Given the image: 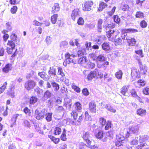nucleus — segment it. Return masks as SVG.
I'll use <instances>...</instances> for the list:
<instances>
[{"label":"nucleus","instance_id":"obj_1","mask_svg":"<svg viewBox=\"0 0 149 149\" xmlns=\"http://www.w3.org/2000/svg\"><path fill=\"white\" fill-rule=\"evenodd\" d=\"M114 130L111 129L105 133L102 130H99L95 134V137L97 139L101 140L103 142H107L108 140L113 139Z\"/></svg>","mask_w":149,"mask_h":149},{"label":"nucleus","instance_id":"obj_2","mask_svg":"<svg viewBox=\"0 0 149 149\" xmlns=\"http://www.w3.org/2000/svg\"><path fill=\"white\" fill-rule=\"evenodd\" d=\"M71 116L73 119L68 118V121L70 124L72 125H78L80 124L81 122L83 120L84 116L82 114L78 118V113L75 110H73L70 113Z\"/></svg>","mask_w":149,"mask_h":149},{"label":"nucleus","instance_id":"obj_3","mask_svg":"<svg viewBox=\"0 0 149 149\" xmlns=\"http://www.w3.org/2000/svg\"><path fill=\"white\" fill-rule=\"evenodd\" d=\"M93 5L94 2L92 0L85 1L82 4V9L84 11H90Z\"/></svg>","mask_w":149,"mask_h":149},{"label":"nucleus","instance_id":"obj_4","mask_svg":"<svg viewBox=\"0 0 149 149\" xmlns=\"http://www.w3.org/2000/svg\"><path fill=\"white\" fill-rule=\"evenodd\" d=\"M138 31L137 29L129 28V29H122L121 30V37L122 38V39L124 40L125 39V36L127 37V34L125 35V34L129 33H134L138 32Z\"/></svg>","mask_w":149,"mask_h":149},{"label":"nucleus","instance_id":"obj_5","mask_svg":"<svg viewBox=\"0 0 149 149\" xmlns=\"http://www.w3.org/2000/svg\"><path fill=\"white\" fill-rule=\"evenodd\" d=\"M36 85L35 81L32 80H29L25 83L24 87L27 90L30 91L31 89L33 88Z\"/></svg>","mask_w":149,"mask_h":149},{"label":"nucleus","instance_id":"obj_6","mask_svg":"<svg viewBox=\"0 0 149 149\" xmlns=\"http://www.w3.org/2000/svg\"><path fill=\"white\" fill-rule=\"evenodd\" d=\"M45 114L46 111L45 110H42L40 111L37 109L35 110L34 116L38 120L43 119L45 116Z\"/></svg>","mask_w":149,"mask_h":149},{"label":"nucleus","instance_id":"obj_7","mask_svg":"<svg viewBox=\"0 0 149 149\" xmlns=\"http://www.w3.org/2000/svg\"><path fill=\"white\" fill-rule=\"evenodd\" d=\"M15 49L14 48L9 47H7L6 49V52L9 55H12L11 57L13 58H14L17 55L18 52L17 49H16L15 52L13 50Z\"/></svg>","mask_w":149,"mask_h":149},{"label":"nucleus","instance_id":"obj_8","mask_svg":"<svg viewBox=\"0 0 149 149\" xmlns=\"http://www.w3.org/2000/svg\"><path fill=\"white\" fill-rule=\"evenodd\" d=\"M76 56L73 54H70L68 52L66 53L65 54V60L68 61V63L69 64L70 63L75 62L74 59Z\"/></svg>","mask_w":149,"mask_h":149},{"label":"nucleus","instance_id":"obj_9","mask_svg":"<svg viewBox=\"0 0 149 149\" xmlns=\"http://www.w3.org/2000/svg\"><path fill=\"white\" fill-rule=\"evenodd\" d=\"M79 10L78 8L75 9L72 11L71 16L73 20H75L76 18L79 16Z\"/></svg>","mask_w":149,"mask_h":149},{"label":"nucleus","instance_id":"obj_10","mask_svg":"<svg viewBox=\"0 0 149 149\" xmlns=\"http://www.w3.org/2000/svg\"><path fill=\"white\" fill-rule=\"evenodd\" d=\"M108 4L105 2L103 1H100L99 2L98 7L97 11L99 12H101L107 8Z\"/></svg>","mask_w":149,"mask_h":149},{"label":"nucleus","instance_id":"obj_11","mask_svg":"<svg viewBox=\"0 0 149 149\" xmlns=\"http://www.w3.org/2000/svg\"><path fill=\"white\" fill-rule=\"evenodd\" d=\"M126 40L128 46H134L136 43V41L134 38H130L128 36L126 37Z\"/></svg>","mask_w":149,"mask_h":149},{"label":"nucleus","instance_id":"obj_12","mask_svg":"<svg viewBox=\"0 0 149 149\" xmlns=\"http://www.w3.org/2000/svg\"><path fill=\"white\" fill-rule=\"evenodd\" d=\"M134 85L136 88H141L146 85V82L144 80L141 79L139 80L134 83Z\"/></svg>","mask_w":149,"mask_h":149},{"label":"nucleus","instance_id":"obj_13","mask_svg":"<svg viewBox=\"0 0 149 149\" xmlns=\"http://www.w3.org/2000/svg\"><path fill=\"white\" fill-rule=\"evenodd\" d=\"M137 60L140 67V70L141 72L143 74H145L147 72V69L146 66L142 65V62L140 59H138Z\"/></svg>","mask_w":149,"mask_h":149},{"label":"nucleus","instance_id":"obj_14","mask_svg":"<svg viewBox=\"0 0 149 149\" xmlns=\"http://www.w3.org/2000/svg\"><path fill=\"white\" fill-rule=\"evenodd\" d=\"M131 75L134 78L138 79L141 77L139 70L136 68H133L132 70Z\"/></svg>","mask_w":149,"mask_h":149},{"label":"nucleus","instance_id":"obj_15","mask_svg":"<svg viewBox=\"0 0 149 149\" xmlns=\"http://www.w3.org/2000/svg\"><path fill=\"white\" fill-rule=\"evenodd\" d=\"M12 68V64L8 63L6 64L2 68V71L3 72L6 73H8L11 70Z\"/></svg>","mask_w":149,"mask_h":149},{"label":"nucleus","instance_id":"obj_16","mask_svg":"<svg viewBox=\"0 0 149 149\" xmlns=\"http://www.w3.org/2000/svg\"><path fill=\"white\" fill-rule=\"evenodd\" d=\"M89 109L92 113L96 112V104L93 102H91L89 104Z\"/></svg>","mask_w":149,"mask_h":149},{"label":"nucleus","instance_id":"obj_17","mask_svg":"<svg viewBox=\"0 0 149 149\" xmlns=\"http://www.w3.org/2000/svg\"><path fill=\"white\" fill-rule=\"evenodd\" d=\"M106 60V58L102 54L100 55L93 59V61H96L97 62H103L105 61Z\"/></svg>","mask_w":149,"mask_h":149},{"label":"nucleus","instance_id":"obj_18","mask_svg":"<svg viewBox=\"0 0 149 149\" xmlns=\"http://www.w3.org/2000/svg\"><path fill=\"white\" fill-rule=\"evenodd\" d=\"M116 9V8L115 6L112 8L111 6H109L107 9V14L109 16H112L114 13Z\"/></svg>","mask_w":149,"mask_h":149},{"label":"nucleus","instance_id":"obj_19","mask_svg":"<svg viewBox=\"0 0 149 149\" xmlns=\"http://www.w3.org/2000/svg\"><path fill=\"white\" fill-rule=\"evenodd\" d=\"M97 73L96 70L91 71L87 75V79L88 80H91L94 78L96 77Z\"/></svg>","mask_w":149,"mask_h":149},{"label":"nucleus","instance_id":"obj_20","mask_svg":"<svg viewBox=\"0 0 149 149\" xmlns=\"http://www.w3.org/2000/svg\"><path fill=\"white\" fill-rule=\"evenodd\" d=\"M59 5L57 3L54 4L53 6L52 7V13H55L58 12L60 10Z\"/></svg>","mask_w":149,"mask_h":149},{"label":"nucleus","instance_id":"obj_21","mask_svg":"<svg viewBox=\"0 0 149 149\" xmlns=\"http://www.w3.org/2000/svg\"><path fill=\"white\" fill-rule=\"evenodd\" d=\"M58 74L61 76V77L60 78V80L61 81H63L64 79V78L65 76V73L63 72L62 68L61 67H58Z\"/></svg>","mask_w":149,"mask_h":149},{"label":"nucleus","instance_id":"obj_22","mask_svg":"<svg viewBox=\"0 0 149 149\" xmlns=\"http://www.w3.org/2000/svg\"><path fill=\"white\" fill-rule=\"evenodd\" d=\"M103 22V20L101 19H98L97 24V30L99 32H101L102 29V25Z\"/></svg>","mask_w":149,"mask_h":149},{"label":"nucleus","instance_id":"obj_23","mask_svg":"<svg viewBox=\"0 0 149 149\" xmlns=\"http://www.w3.org/2000/svg\"><path fill=\"white\" fill-rule=\"evenodd\" d=\"M136 113L138 115L143 116L146 114V109H143L141 108H139L137 110Z\"/></svg>","mask_w":149,"mask_h":149},{"label":"nucleus","instance_id":"obj_24","mask_svg":"<svg viewBox=\"0 0 149 149\" xmlns=\"http://www.w3.org/2000/svg\"><path fill=\"white\" fill-rule=\"evenodd\" d=\"M129 86L128 85H125L123 86L120 90V93L124 96L125 95V94L128 91Z\"/></svg>","mask_w":149,"mask_h":149},{"label":"nucleus","instance_id":"obj_25","mask_svg":"<svg viewBox=\"0 0 149 149\" xmlns=\"http://www.w3.org/2000/svg\"><path fill=\"white\" fill-rule=\"evenodd\" d=\"M48 74L50 76H55L56 75V69L54 67H50L48 71Z\"/></svg>","mask_w":149,"mask_h":149},{"label":"nucleus","instance_id":"obj_26","mask_svg":"<svg viewBox=\"0 0 149 149\" xmlns=\"http://www.w3.org/2000/svg\"><path fill=\"white\" fill-rule=\"evenodd\" d=\"M48 136L51 141L55 144H58L60 141V139L59 138H56L55 137L52 135H49Z\"/></svg>","mask_w":149,"mask_h":149},{"label":"nucleus","instance_id":"obj_27","mask_svg":"<svg viewBox=\"0 0 149 149\" xmlns=\"http://www.w3.org/2000/svg\"><path fill=\"white\" fill-rule=\"evenodd\" d=\"M38 100V99L36 97L32 96L29 100V103L31 105L34 104L37 102Z\"/></svg>","mask_w":149,"mask_h":149},{"label":"nucleus","instance_id":"obj_28","mask_svg":"<svg viewBox=\"0 0 149 149\" xmlns=\"http://www.w3.org/2000/svg\"><path fill=\"white\" fill-rule=\"evenodd\" d=\"M61 139L63 141H66L67 140L66 137V131L65 129L63 130L61 135L60 136Z\"/></svg>","mask_w":149,"mask_h":149},{"label":"nucleus","instance_id":"obj_29","mask_svg":"<svg viewBox=\"0 0 149 149\" xmlns=\"http://www.w3.org/2000/svg\"><path fill=\"white\" fill-rule=\"evenodd\" d=\"M15 89L14 87H11L9 89V91L7 92L8 94L11 96L12 98H14L15 97L14 95L15 92L14 90Z\"/></svg>","mask_w":149,"mask_h":149},{"label":"nucleus","instance_id":"obj_30","mask_svg":"<svg viewBox=\"0 0 149 149\" xmlns=\"http://www.w3.org/2000/svg\"><path fill=\"white\" fill-rule=\"evenodd\" d=\"M104 126H105L104 129L106 130H107L111 129L112 127L111 121L109 120H107V122Z\"/></svg>","mask_w":149,"mask_h":149},{"label":"nucleus","instance_id":"obj_31","mask_svg":"<svg viewBox=\"0 0 149 149\" xmlns=\"http://www.w3.org/2000/svg\"><path fill=\"white\" fill-rule=\"evenodd\" d=\"M58 15L57 14H54L51 17V21L53 24H55L57 21Z\"/></svg>","mask_w":149,"mask_h":149},{"label":"nucleus","instance_id":"obj_32","mask_svg":"<svg viewBox=\"0 0 149 149\" xmlns=\"http://www.w3.org/2000/svg\"><path fill=\"white\" fill-rule=\"evenodd\" d=\"M135 16L136 18L139 19H143L145 17L143 13L140 11L136 12Z\"/></svg>","mask_w":149,"mask_h":149},{"label":"nucleus","instance_id":"obj_33","mask_svg":"<svg viewBox=\"0 0 149 149\" xmlns=\"http://www.w3.org/2000/svg\"><path fill=\"white\" fill-rule=\"evenodd\" d=\"M123 73L121 70H119L116 72L115 74L116 77L118 79H120L122 78Z\"/></svg>","mask_w":149,"mask_h":149},{"label":"nucleus","instance_id":"obj_34","mask_svg":"<svg viewBox=\"0 0 149 149\" xmlns=\"http://www.w3.org/2000/svg\"><path fill=\"white\" fill-rule=\"evenodd\" d=\"M74 108L77 111L80 110L82 109V105L79 102H76L74 104Z\"/></svg>","mask_w":149,"mask_h":149},{"label":"nucleus","instance_id":"obj_35","mask_svg":"<svg viewBox=\"0 0 149 149\" xmlns=\"http://www.w3.org/2000/svg\"><path fill=\"white\" fill-rule=\"evenodd\" d=\"M115 30H109L106 32V35L108 38H110L112 37H113L114 35V33L115 32Z\"/></svg>","mask_w":149,"mask_h":149},{"label":"nucleus","instance_id":"obj_36","mask_svg":"<svg viewBox=\"0 0 149 149\" xmlns=\"http://www.w3.org/2000/svg\"><path fill=\"white\" fill-rule=\"evenodd\" d=\"M120 37L116 39L114 41V43L116 45H121L123 42V41Z\"/></svg>","mask_w":149,"mask_h":149},{"label":"nucleus","instance_id":"obj_37","mask_svg":"<svg viewBox=\"0 0 149 149\" xmlns=\"http://www.w3.org/2000/svg\"><path fill=\"white\" fill-rule=\"evenodd\" d=\"M133 129L132 128H129V130L125 134V138H127L131 135V134L135 133Z\"/></svg>","mask_w":149,"mask_h":149},{"label":"nucleus","instance_id":"obj_38","mask_svg":"<svg viewBox=\"0 0 149 149\" xmlns=\"http://www.w3.org/2000/svg\"><path fill=\"white\" fill-rule=\"evenodd\" d=\"M99 122L100 124L102 126H104L107 122L106 119L103 117H100L99 119Z\"/></svg>","mask_w":149,"mask_h":149},{"label":"nucleus","instance_id":"obj_39","mask_svg":"<svg viewBox=\"0 0 149 149\" xmlns=\"http://www.w3.org/2000/svg\"><path fill=\"white\" fill-rule=\"evenodd\" d=\"M61 132V128L59 127H56L54 128V134L56 135H59L60 134Z\"/></svg>","mask_w":149,"mask_h":149},{"label":"nucleus","instance_id":"obj_40","mask_svg":"<svg viewBox=\"0 0 149 149\" xmlns=\"http://www.w3.org/2000/svg\"><path fill=\"white\" fill-rule=\"evenodd\" d=\"M86 61V57L82 56L79 59V63L82 65L85 64Z\"/></svg>","mask_w":149,"mask_h":149},{"label":"nucleus","instance_id":"obj_41","mask_svg":"<svg viewBox=\"0 0 149 149\" xmlns=\"http://www.w3.org/2000/svg\"><path fill=\"white\" fill-rule=\"evenodd\" d=\"M52 113H48L46 112L45 116H46L45 119L47 122H50L52 120Z\"/></svg>","mask_w":149,"mask_h":149},{"label":"nucleus","instance_id":"obj_42","mask_svg":"<svg viewBox=\"0 0 149 149\" xmlns=\"http://www.w3.org/2000/svg\"><path fill=\"white\" fill-rule=\"evenodd\" d=\"M147 23L144 20H142L140 22V25L141 27L142 28H144L147 27Z\"/></svg>","mask_w":149,"mask_h":149},{"label":"nucleus","instance_id":"obj_43","mask_svg":"<svg viewBox=\"0 0 149 149\" xmlns=\"http://www.w3.org/2000/svg\"><path fill=\"white\" fill-rule=\"evenodd\" d=\"M114 21L116 23L119 24L120 22V19L117 15H114L113 16Z\"/></svg>","mask_w":149,"mask_h":149},{"label":"nucleus","instance_id":"obj_44","mask_svg":"<svg viewBox=\"0 0 149 149\" xmlns=\"http://www.w3.org/2000/svg\"><path fill=\"white\" fill-rule=\"evenodd\" d=\"M60 93L63 95H66L68 92V89L64 86L61 87L60 89Z\"/></svg>","mask_w":149,"mask_h":149},{"label":"nucleus","instance_id":"obj_45","mask_svg":"<svg viewBox=\"0 0 149 149\" xmlns=\"http://www.w3.org/2000/svg\"><path fill=\"white\" fill-rule=\"evenodd\" d=\"M102 46V49L105 51L108 50L110 49L109 44L107 42L103 43Z\"/></svg>","mask_w":149,"mask_h":149},{"label":"nucleus","instance_id":"obj_46","mask_svg":"<svg viewBox=\"0 0 149 149\" xmlns=\"http://www.w3.org/2000/svg\"><path fill=\"white\" fill-rule=\"evenodd\" d=\"M23 111L26 115H27L28 116H30L31 115V112L30 110L27 107L24 108L23 110Z\"/></svg>","mask_w":149,"mask_h":149},{"label":"nucleus","instance_id":"obj_47","mask_svg":"<svg viewBox=\"0 0 149 149\" xmlns=\"http://www.w3.org/2000/svg\"><path fill=\"white\" fill-rule=\"evenodd\" d=\"M90 134L89 132H84L82 137L84 140L86 139H88L89 137H90Z\"/></svg>","mask_w":149,"mask_h":149},{"label":"nucleus","instance_id":"obj_48","mask_svg":"<svg viewBox=\"0 0 149 149\" xmlns=\"http://www.w3.org/2000/svg\"><path fill=\"white\" fill-rule=\"evenodd\" d=\"M52 87L54 88V91H57L59 89V85L56 82H52L51 83Z\"/></svg>","mask_w":149,"mask_h":149},{"label":"nucleus","instance_id":"obj_49","mask_svg":"<svg viewBox=\"0 0 149 149\" xmlns=\"http://www.w3.org/2000/svg\"><path fill=\"white\" fill-rule=\"evenodd\" d=\"M7 45L9 46L12 48H15V44L13 41L9 40L8 41Z\"/></svg>","mask_w":149,"mask_h":149},{"label":"nucleus","instance_id":"obj_50","mask_svg":"<svg viewBox=\"0 0 149 149\" xmlns=\"http://www.w3.org/2000/svg\"><path fill=\"white\" fill-rule=\"evenodd\" d=\"M38 74L41 78L44 79H47V74L44 72H39L38 73Z\"/></svg>","mask_w":149,"mask_h":149},{"label":"nucleus","instance_id":"obj_51","mask_svg":"<svg viewBox=\"0 0 149 149\" xmlns=\"http://www.w3.org/2000/svg\"><path fill=\"white\" fill-rule=\"evenodd\" d=\"M84 23V21L82 17H79L77 21V23L79 25L82 26L83 25Z\"/></svg>","mask_w":149,"mask_h":149},{"label":"nucleus","instance_id":"obj_52","mask_svg":"<svg viewBox=\"0 0 149 149\" xmlns=\"http://www.w3.org/2000/svg\"><path fill=\"white\" fill-rule=\"evenodd\" d=\"M115 26L116 24L115 23H112L106 25L105 26V28L107 29H113L115 27Z\"/></svg>","mask_w":149,"mask_h":149},{"label":"nucleus","instance_id":"obj_53","mask_svg":"<svg viewBox=\"0 0 149 149\" xmlns=\"http://www.w3.org/2000/svg\"><path fill=\"white\" fill-rule=\"evenodd\" d=\"M130 93L132 97H138V95L137 94L136 92L134 89H131L130 91Z\"/></svg>","mask_w":149,"mask_h":149},{"label":"nucleus","instance_id":"obj_54","mask_svg":"<svg viewBox=\"0 0 149 149\" xmlns=\"http://www.w3.org/2000/svg\"><path fill=\"white\" fill-rule=\"evenodd\" d=\"M142 92L144 95H149V88L147 86L144 88L142 90Z\"/></svg>","mask_w":149,"mask_h":149},{"label":"nucleus","instance_id":"obj_55","mask_svg":"<svg viewBox=\"0 0 149 149\" xmlns=\"http://www.w3.org/2000/svg\"><path fill=\"white\" fill-rule=\"evenodd\" d=\"M72 88L77 93H79L81 91L80 88L76 85L74 84H73L72 86Z\"/></svg>","mask_w":149,"mask_h":149},{"label":"nucleus","instance_id":"obj_56","mask_svg":"<svg viewBox=\"0 0 149 149\" xmlns=\"http://www.w3.org/2000/svg\"><path fill=\"white\" fill-rule=\"evenodd\" d=\"M109 65V62L107 61H106L103 63L102 65L97 64V65L98 67L99 68H101L102 67L106 68V66L108 65Z\"/></svg>","mask_w":149,"mask_h":149},{"label":"nucleus","instance_id":"obj_57","mask_svg":"<svg viewBox=\"0 0 149 149\" xmlns=\"http://www.w3.org/2000/svg\"><path fill=\"white\" fill-rule=\"evenodd\" d=\"M135 52L136 54L140 56L142 58L144 56L143 54V50L142 49L136 50L135 51Z\"/></svg>","mask_w":149,"mask_h":149},{"label":"nucleus","instance_id":"obj_58","mask_svg":"<svg viewBox=\"0 0 149 149\" xmlns=\"http://www.w3.org/2000/svg\"><path fill=\"white\" fill-rule=\"evenodd\" d=\"M149 138V136H148L147 135H144L142 137L140 138L139 139V141H143L144 142H145V141H146L148 140V139Z\"/></svg>","mask_w":149,"mask_h":149},{"label":"nucleus","instance_id":"obj_59","mask_svg":"<svg viewBox=\"0 0 149 149\" xmlns=\"http://www.w3.org/2000/svg\"><path fill=\"white\" fill-rule=\"evenodd\" d=\"M123 140H117V141L115 142V145L117 147H120L121 146H123Z\"/></svg>","mask_w":149,"mask_h":149},{"label":"nucleus","instance_id":"obj_60","mask_svg":"<svg viewBox=\"0 0 149 149\" xmlns=\"http://www.w3.org/2000/svg\"><path fill=\"white\" fill-rule=\"evenodd\" d=\"M52 94L48 90L46 91L44 93V96L45 97L49 98L51 96Z\"/></svg>","mask_w":149,"mask_h":149},{"label":"nucleus","instance_id":"obj_61","mask_svg":"<svg viewBox=\"0 0 149 149\" xmlns=\"http://www.w3.org/2000/svg\"><path fill=\"white\" fill-rule=\"evenodd\" d=\"M129 6L127 4H125L122 6L121 9L124 11L127 10L129 9Z\"/></svg>","mask_w":149,"mask_h":149},{"label":"nucleus","instance_id":"obj_62","mask_svg":"<svg viewBox=\"0 0 149 149\" xmlns=\"http://www.w3.org/2000/svg\"><path fill=\"white\" fill-rule=\"evenodd\" d=\"M82 93L85 96H88L89 94L88 91L86 88H84L82 89Z\"/></svg>","mask_w":149,"mask_h":149},{"label":"nucleus","instance_id":"obj_63","mask_svg":"<svg viewBox=\"0 0 149 149\" xmlns=\"http://www.w3.org/2000/svg\"><path fill=\"white\" fill-rule=\"evenodd\" d=\"M96 77L97 78L102 79L103 78V76L102 73L99 72L98 70H96Z\"/></svg>","mask_w":149,"mask_h":149},{"label":"nucleus","instance_id":"obj_64","mask_svg":"<svg viewBox=\"0 0 149 149\" xmlns=\"http://www.w3.org/2000/svg\"><path fill=\"white\" fill-rule=\"evenodd\" d=\"M17 8L16 6H13L10 9V11L12 13L15 14L17 10Z\"/></svg>","mask_w":149,"mask_h":149}]
</instances>
